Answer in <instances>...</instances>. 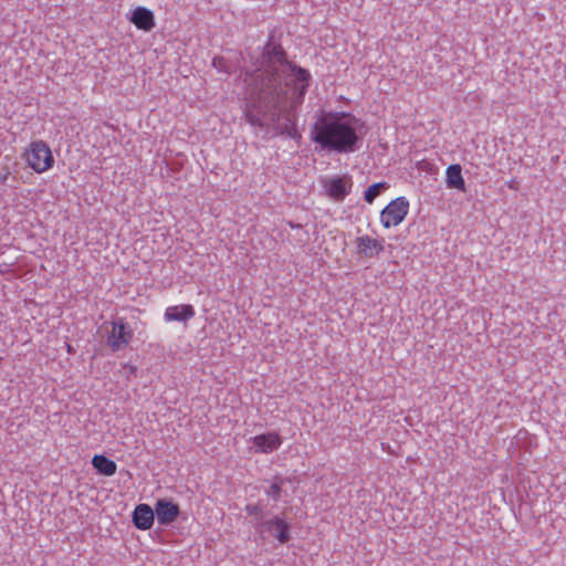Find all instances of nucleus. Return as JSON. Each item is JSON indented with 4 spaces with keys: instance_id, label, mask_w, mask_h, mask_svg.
I'll return each instance as SVG.
<instances>
[{
    "instance_id": "f257e3e1",
    "label": "nucleus",
    "mask_w": 566,
    "mask_h": 566,
    "mask_svg": "<svg viewBox=\"0 0 566 566\" xmlns=\"http://www.w3.org/2000/svg\"><path fill=\"white\" fill-rule=\"evenodd\" d=\"M250 77L245 82H254L259 93L256 98L247 101L243 107L245 119L252 126L273 125L281 134L300 138L293 113L304 101L311 82L310 72L289 62L284 51L273 46L263 53L262 66Z\"/></svg>"
},
{
    "instance_id": "f03ea898",
    "label": "nucleus",
    "mask_w": 566,
    "mask_h": 566,
    "mask_svg": "<svg viewBox=\"0 0 566 566\" xmlns=\"http://www.w3.org/2000/svg\"><path fill=\"white\" fill-rule=\"evenodd\" d=\"M366 126L361 118L346 111H321L310 127V140L327 154L356 151Z\"/></svg>"
},
{
    "instance_id": "7ed1b4c3",
    "label": "nucleus",
    "mask_w": 566,
    "mask_h": 566,
    "mask_svg": "<svg viewBox=\"0 0 566 566\" xmlns=\"http://www.w3.org/2000/svg\"><path fill=\"white\" fill-rule=\"evenodd\" d=\"M21 157L27 163L28 167L36 174L49 171L53 168L55 163L50 146L42 139L30 142L23 149Z\"/></svg>"
},
{
    "instance_id": "20e7f679",
    "label": "nucleus",
    "mask_w": 566,
    "mask_h": 566,
    "mask_svg": "<svg viewBox=\"0 0 566 566\" xmlns=\"http://www.w3.org/2000/svg\"><path fill=\"white\" fill-rule=\"evenodd\" d=\"M410 203L403 196L391 200L380 211L379 221L385 229L399 226L409 213Z\"/></svg>"
},
{
    "instance_id": "39448f33",
    "label": "nucleus",
    "mask_w": 566,
    "mask_h": 566,
    "mask_svg": "<svg viewBox=\"0 0 566 566\" xmlns=\"http://www.w3.org/2000/svg\"><path fill=\"white\" fill-rule=\"evenodd\" d=\"M112 329L107 336V345L113 352L125 348L133 339V329L125 318H118L111 323Z\"/></svg>"
},
{
    "instance_id": "423d86ee",
    "label": "nucleus",
    "mask_w": 566,
    "mask_h": 566,
    "mask_svg": "<svg viewBox=\"0 0 566 566\" xmlns=\"http://www.w3.org/2000/svg\"><path fill=\"white\" fill-rule=\"evenodd\" d=\"M326 195L334 201H343L352 191L353 178L349 175L334 176L323 182Z\"/></svg>"
},
{
    "instance_id": "0eeeda50",
    "label": "nucleus",
    "mask_w": 566,
    "mask_h": 566,
    "mask_svg": "<svg viewBox=\"0 0 566 566\" xmlns=\"http://www.w3.org/2000/svg\"><path fill=\"white\" fill-rule=\"evenodd\" d=\"M355 249L358 256L374 259L384 252V240L363 234L355 239Z\"/></svg>"
},
{
    "instance_id": "6e6552de",
    "label": "nucleus",
    "mask_w": 566,
    "mask_h": 566,
    "mask_svg": "<svg viewBox=\"0 0 566 566\" xmlns=\"http://www.w3.org/2000/svg\"><path fill=\"white\" fill-rule=\"evenodd\" d=\"M251 449L255 453L270 454L282 446L283 439L279 432L269 431L251 438Z\"/></svg>"
},
{
    "instance_id": "1a4fd4ad",
    "label": "nucleus",
    "mask_w": 566,
    "mask_h": 566,
    "mask_svg": "<svg viewBox=\"0 0 566 566\" xmlns=\"http://www.w3.org/2000/svg\"><path fill=\"white\" fill-rule=\"evenodd\" d=\"M265 532L270 533L280 544H286L291 539L290 524L280 515L265 521L262 524Z\"/></svg>"
},
{
    "instance_id": "9d476101",
    "label": "nucleus",
    "mask_w": 566,
    "mask_h": 566,
    "mask_svg": "<svg viewBox=\"0 0 566 566\" xmlns=\"http://www.w3.org/2000/svg\"><path fill=\"white\" fill-rule=\"evenodd\" d=\"M154 512L159 524L168 525L178 517L180 510L177 504L161 499L155 503Z\"/></svg>"
},
{
    "instance_id": "9b49d317",
    "label": "nucleus",
    "mask_w": 566,
    "mask_h": 566,
    "mask_svg": "<svg viewBox=\"0 0 566 566\" xmlns=\"http://www.w3.org/2000/svg\"><path fill=\"white\" fill-rule=\"evenodd\" d=\"M129 20L138 30L146 32L155 27V15L153 11L146 7H136Z\"/></svg>"
},
{
    "instance_id": "f8f14e48",
    "label": "nucleus",
    "mask_w": 566,
    "mask_h": 566,
    "mask_svg": "<svg viewBox=\"0 0 566 566\" xmlns=\"http://www.w3.org/2000/svg\"><path fill=\"white\" fill-rule=\"evenodd\" d=\"M196 315L195 308L190 304L168 306L164 313L166 322H187Z\"/></svg>"
},
{
    "instance_id": "ddd939ff",
    "label": "nucleus",
    "mask_w": 566,
    "mask_h": 566,
    "mask_svg": "<svg viewBox=\"0 0 566 566\" xmlns=\"http://www.w3.org/2000/svg\"><path fill=\"white\" fill-rule=\"evenodd\" d=\"M155 520V512L148 504H139L133 512L134 525L142 531L149 530Z\"/></svg>"
},
{
    "instance_id": "4468645a",
    "label": "nucleus",
    "mask_w": 566,
    "mask_h": 566,
    "mask_svg": "<svg viewBox=\"0 0 566 566\" xmlns=\"http://www.w3.org/2000/svg\"><path fill=\"white\" fill-rule=\"evenodd\" d=\"M93 468L102 475L112 476L117 471V464L103 454H95L92 458Z\"/></svg>"
},
{
    "instance_id": "2eb2a0df",
    "label": "nucleus",
    "mask_w": 566,
    "mask_h": 566,
    "mask_svg": "<svg viewBox=\"0 0 566 566\" xmlns=\"http://www.w3.org/2000/svg\"><path fill=\"white\" fill-rule=\"evenodd\" d=\"M447 185L449 188L465 190V182L462 177L461 166L458 164L450 165L446 170Z\"/></svg>"
},
{
    "instance_id": "dca6fc26",
    "label": "nucleus",
    "mask_w": 566,
    "mask_h": 566,
    "mask_svg": "<svg viewBox=\"0 0 566 566\" xmlns=\"http://www.w3.org/2000/svg\"><path fill=\"white\" fill-rule=\"evenodd\" d=\"M286 482L294 483L295 478H284L283 479V478L275 476L273 482L271 483V485L269 486V489L266 491L268 496L274 501L280 500L282 492H283V490H282L283 484Z\"/></svg>"
},
{
    "instance_id": "f3484780",
    "label": "nucleus",
    "mask_w": 566,
    "mask_h": 566,
    "mask_svg": "<svg viewBox=\"0 0 566 566\" xmlns=\"http://www.w3.org/2000/svg\"><path fill=\"white\" fill-rule=\"evenodd\" d=\"M12 157L6 155L0 161V184L6 185L12 176Z\"/></svg>"
},
{
    "instance_id": "a211bd4d",
    "label": "nucleus",
    "mask_w": 566,
    "mask_h": 566,
    "mask_svg": "<svg viewBox=\"0 0 566 566\" xmlns=\"http://www.w3.org/2000/svg\"><path fill=\"white\" fill-rule=\"evenodd\" d=\"M388 185L386 182H376L369 186L365 193L364 199L368 203H373L374 200L380 195L381 190L387 189Z\"/></svg>"
},
{
    "instance_id": "6ab92c4d",
    "label": "nucleus",
    "mask_w": 566,
    "mask_h": 566,
    "mask_svg": "<svg viewBox=\"0 0 566 566\" xmlns=\"http://www.w3.org/2000/svg\"><path fill=\"white\" fill-rule=\"evenodd\" d=\"M245 512L250 515H259L261 513V507L256 504H250L245 506Z\"/></svg>"
},
{
    "instance_id": "aec40b11",
    "label": "nucleus",
    "mask_w": 566,
    "mask_h": 566,
    "mask_svg": "<svg viewBox=\"0 0 566 566\" xmlns=\"http://www.w3.org/2000/svg\"><path fill=\"white\" fill-rule=\"evenodd\" d=\"M223 57H214L212 64L216 69L223 70L222 66ZM226 72H230L228 69H224Z\"/></svg>"
},
{
    "instance_id": "412c9836",
    "label": "nucleus",
    "mask_w": 566,
    "mask_h": 566,
    "mask_svg": "<svg viewBox=\"0 0 566 566\" xmlns=\"http://www.w3.org/2000/svg\"><path fill=\"white\" fill-rule=\"evenodd\" d=\"M67 352L71 353L72 352V346L71 345H67Z\"/></svg>"
}]
</instances>
